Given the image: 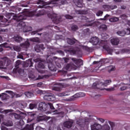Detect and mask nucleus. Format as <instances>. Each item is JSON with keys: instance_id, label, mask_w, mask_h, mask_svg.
<instances>
[{"instance_id": "2", "label": "nucleus", "mask_w": 130, "mask_h": 130, "mask_svg": "<svg viewBox=\"0 0 130 130\" xmlns=\"http://www.w3.org/2000/svg\"><path fill=\"white\" fill-rule=\"evenodd\" d=\"M72 59L73 61H74V62L76 64V66L74 64L71 66L69 64H68L64 67V69H66V71H71L72 69L73 70H77L78 68H80L81 66H83V60H82V59H77L74 58H73Z\"/></svg>"}, {"instance_id": "37", "label": "nucleus", "mask_w": 130, "mask_h": 130, "mask_svg": "<svg viewBox=\"0 0 130 130\" xmlns=\"http://www.w3.org/2000/svg\"><path fill=\"white\" fill-rule=\"evenodd\" d=\"M13 48L15 51L19 52L21 51V48L19 46H15Z\"/></svg>"}, {"instance_id": "52", "label": "nucleus", "mask_w": 130, "mask_h": 130, "mask_svg": "<svg viewBox=\"0 0 130 130\" xmlns=\"http://www.w3.org/2000/svg\"><path fill=\"white\" fill-rule=\"evenodd\" d=\"M36 130H45V129H44L40 126H37L36 128Z\"/></svg>"}, {"instance_id": "53", "label": "nucleus", "mask_w": 130, "mask_h": 130, "mask_svg": "<svg viewBox=\"0 0 130 130\" xmlns=\"http://www.w3.org/2000/svg\"><path fill=\"white\" fill-rule=\"evenodd\" d=\"M13 115L15 117V118H19L20 117V115L17 114L16 113H14Z\"/></svg>"}, {"instance_id": "4", "label": "nucleus", "mask_w": 130, "mask_h": 130, "mask_svg": "<svg viewBox=\"0 0 130 130\" xmlns=\"http://www.w3.org/2000/svg\"><path fill=\"white\" fill-rule=\"evenodd\" d=\"M76 123L77 124L79 125L80 127H85V128H88V127L89 126V124L90 123V119H79L77 121Z\"/></svg>"}, {"instance_id": "5", "label": "nucleus", "mask_w": 130, "mask_h": 130, "mask_svg": "<svg viewBox=\"0 0 130 130\" xmlns=\"http://www.w3.org/2000/svg\"><path fill=\"white\" fill-rule=\"evenodd\" d=\"M110 83H111V80H106L104 81V82L103 81H101L100 82V83H98V82H95L93 84L92 87L94 88V89L99 88V85L106 87V86L108 85V84H110Z\"/></svg>"}, {"instance_id": "36", "label": "nucleus", "mask_w": 130, "mask_h": 130, "mask_svg": "<svg viewBox=\"0 0 130 130\" xmlns=\"http://www.w3.org/2000/svg\"><path fill=\"white\" fill-rule=\"evenodd\" d=\"M53 114L54 115H55V114H63V113L62 112H59L58 111L55 110L54 111H53Z\"/></svg>"}, {"instance_id": "8", "label": "nucleus", "mask_w": 130, "mask_h": 130, "mask_svg": "<svg viewBox=\"0 0 130 130\" xmlns=\"http://www.w3.org/2000/svg\"><path fill=\"white\" fill-rule=\"evenodd\" d=\"M81 19L85 23L84 26H86L87 27L93 26V21L92 20L88 19V18L86 17L85 16H81Z\"/></svg>"}, {"instance_id": "16", "label": "nucleus", "mask_w": 130, "mask_h": 130, "mask_svg": "<svg viewBox=\"0 0 130 130\" xmlns=\"http://www.w3.org/2000/svg\"><path fill=\"white\" fill-rule=\"evenodd\" d=\"M92 130H99L101 128V125L98 123H94L91 125Z\"/></svg>"}, {"instance_id": "1", "label": "nucleus", "mask_w": 130, "mask_h": 130, "mask_svg": "<svg viewBox=\"0 0 130 130\" xmlns=\"http://www.w3.org/2000/svg\"><path fill=\"white\" fill-rule=\"evenodd\" d=\"M35 15L34 12H24L21 14L15 16L13 19L14 21L19 22L18 24V27H21V29H23V32H28L31 31V29H27L28 27L26 26L25 22H23V20H26L27 17H33Z\"/></svg>"}, {"instance_id": "50", "label": "nucleus", "mask_w": 130, "mask_h": 130, "mask_svg": "<svg viewBox=\"0 0 130 130\" xmlns=\"http://www.w3.org/2000/svg\"><path fill=\"white\" fill-rule=\"evenodd\" d=\"M5 1L6 4H7L8 5H11V4H12V1L11 0H3Z\"/></svg>"}, {"instance_id": "25", "label": "nucleus", "mask_w": 130, "mask_h": 130, "mask_svg": "<svg viewBox=\"0 0 130 130\" xmlns=\"http://www.w3.org/2000/svg\"><path fill=\"white\" fill-rule=\"evenodd\" d=\"M24 94L25 96L27 97V98H31V97H33V96H34L33 93L30 92H26Z\"/></svg>"}, {"instance_id": "21", "label": "nucleus", "mask_w": 130, "mask_h": 130, "mask_svg": "<svg viewBox=\"0 0 130 130\" xmlns=\"http://www.w3.org/2000/svg\"><path fill=\"white\" fill-rule=\"evenodd\" d=\"M29 78H31V79H32V80H34V81H36L37 80H41V79H43L44 78V76L39 75L38 77H36L35 76L32 75V76H29Z\"/></svg>"}, {"instance_id": "41", "label": "nucleus", "mask_w": 130, "mask_h": 130, "mask_svg": "<svg viewBox=\"0 0 130 130\" xmlns=\"http://www.w3.org/2000/svg\"><path fill=\"white\" fill-rule=\"evenodd\" d=\"M107 122H108V123L110 124V125H111V127H113V126H114L115 124L114 122L110 121H107Z\"/></svg>"}, {"instance_id": "40", "label": "nucleus", "mask_w": 130, "mask_h": 130, "mask_svg": "<svg viewBox=\"0 0 130 130\" xmlns=\"http://www.w3.org/2000/svg\"><path fill=\"white\" fill-rule=\"evenodd\" d=\"M26 63L28 64V67H32V61H31V60H28V61H27Z\"/></svg>"}, {"instance_id": "44", "label": "nucleus", "mask_w": 130, "mask_h": 130, "mask_svg": "<svg viewBox=\"0 0 130 130\" xmlns=\"http://www.w3.org/2000/svg\"><path fill=\"white\" fill-rule=\"evenodd\" d=\"M20 64H21V61L20 60H18L16 62V64H15L16 68H18V66H20Z\"/></svg>"}, {"instance_id": "55", "label": "nucleus", "mask_w": 130, "mask_h": 130, "mask_svg": "<svg viewBox=\"0 0 130 130\" xmlns=\"http://www.w3.org/2000/svg\"><path fill=\"white\" fill-rule=\"evenodd\" d=\"M1 129L2 130H8V128L2 125L1 126Z\"/></svg>"}, {"instance_id": "30", "label": "nucleus", "mask_w": 130, "mask_h": 130, "mask_svg": "<svg viewBox=\"0 0 130 130\" xmlns=\"http://www.w3.org/2000/svg\"><path fill=\"white\" fill-rule=\"evenodd\" d=\"M37 107V104H29V108L30 109H34V108H36Z\"/></svg>"}, {"instance_id": "13", "label": "nucleus", "mask_w": 130, "mask_h": 130, "mask_svg": "<svg viewBox=\"0 0 130 130\" xmlns=\"http://www.w3.org/2000/svg\"><path fill=\"white\" fill-rule=\"evenodd\" d=\"M33 125H27L25 127L23 128L22 125L19 126L18 130H34Z\"/></svg>"}, {"instance_id": "38", "label": "nucleus", "mask_w": 130, "mask_h": 130, "mask_svg": "<svg viewBox=\"0 0 130 130\" xmlns=\"http://www.w3.org/2000/svg\"><path fill=\"white\" fill-rule=\"evenodd\" d=\"M6 96H7V94H5V93L0 94V98H1L2 100H5L6 99H4V98Z\"/></svg>"}, {"instance_id": "7", "label": "nucleus", "mask_w": 130, "mask_h": 130, "mask_svg": "<svg viewBox=\"0 0 130 130\" xmlns=\"http://www.w3.org/2000/svg\"><path fill=\"white\" fill-rule=\"evenodd\" d=\"M10 61H11L7 57L1 58L0 68L4 69V67H5V66H6V67L9 66V63H10Z\"/></svg>"}, {"instance_id": "56", "label": "nucleus", "mask_w": 130, "mask_h": 130, "mask_svg": "<svg viewBox=\"0 0 130 130\" xmlns=\"http://www.w3.org/2000/svg\"><path fill=\"white\" fill-rule=\"evenodd\" d=\"M37 93L38 94H43V91L41 90H38Z\"/></svg>"}, {"instance_id": "47", "label": "nucleus", "mask_w": 130, "mask_h": 130, "mask_svg": "<svg viewBox=\"0 0 130 130\" xmlns=\"http://www.w3.org/2000/svg\"><path fill=\"white\" fill-rule=\"evenodd\" d=\"M101 28L103 29V30H106V29H107V26L106 25L103 24L101 26Z\"/></svg>"}, {"instance_id": "17", "label": "nucleus", "mask_w": 130, "mask_h": 130, "mask_svg": "<svg viewBox=\"0 0 130 130\" xmlns=\"http://www.w3.org/2000/svg\"><path fill=\"white\" fill-rule=\"evenodd\" d=\"M73 120L71 121H66L64 123V126L65 127H68V128H70V127H72V125H73Z\"/></svg>"}, {"instance_id": "58", "label": "nucleus", "mask_w": 130, "mask_h": 130, "mask_svg": "<svg viewBox=\"0 0 130 130\" xmlns=\"http://www.w3.org/2000/svg\"><path fill=\"white\" fill-rule=\"evenodd\" d=\"M48 68L50 71H54V69H53V68L50 67V64L48 65Z\"/></svg>"}, {"instance_id": "9", "label": "nucleus", "mask_w": 130, "mask_h": 130, "mask_svg": "<svg viewBox=\"0 0 130 130\" xmlns=\"http://www.w3.org/2000/svg\"><path fill=\"white\" fill-rule=\"evenodd\" d=\"M39 2H38V5H42V6H40V8H49L50 6H47V5H53L54 4H56V2H55L54 1H51L50 2H44V1H42L41 0H39Z\"/></svg>"}, {"instance_id": "35", "label": "nucleus", "mask_w": 130, "mask_h": 130, "mask_svg": "<svg viewBox=\"0 0 130 130\" xmlns=\"http://www.w3.org/2000/svg\"><path fill=\"white\" fill-rule=\"evenodd\" d=\"M127 88V85H124V86H122L121 88H120V90L121 91H124V90H126Z\"/></svg>"}, {"instance_id": "46", "label": "nucleus", "mask_w": 130, "mask_h": 130, "mask_svg": "<svg viewBox=\"0 0 130 130\" xmlns=\"http://www.w3.org/2000/svg\"><path fill=\"white\" fill-rule=\"evenodd\" d=\"M102 14H103V12H102L101 11H99V12H98L96 13V16H98V17H99L100 16H102Z\"/></svg>"}, {"instance_id": "62", "label": "nucleus", "mask_w": 130, "mask_h": 130, "mask_svg": "<svg viewBox=\"0 0 130 130\" xmlns=\"http://www.w3.org/2000/svg\"><path fill=\"white\" fill-rule=\"evenodd\" d=\"M42 85V83L41 82H40L37 84V86L39 87H41Z\"/></svg>"}, {"instance_id": "63", "label": "nucleus", "mask_w": 130, "mask_h": 130, "mask_svg": "<svg viewBox=\"0 0 130 130\" xmlns=\"http://www.w3.org/2000/svg\"><path fill=\"white\" fill-rule=\"evenodd\" d=\"M36 33H37V31H32L31 32V35H35V34H36Z\"/></svg>"}, {"instance_id": "10", "label": "nucleus", "mask_w": 130, "mask_h": 130, "mask_svg": "<svg viewBox=\"0 0 130 130\" xmlns=\"http://www.w3.org/2000/svg\"><path fill=\"white\" fill-rule=\"evenodd\" d=\"M44 99L47 101H54L55 100V96L53 94L49 92L44 96Z\"/></svg>"}, {"instance_id": "54", "label": "nucleus", "mask_w": 130, "mask_h": 130, "mask_svg": "<svg viewBox=\"0 0 130 130\" xmlns=\"http://www.w3.org/2000/svg\"><path fill=\"white\" fill-rule=\"evenodd\" d=\"M21 96H22V94H14V97H15V98H18L19 97H21Z\"/></svg>"}, {"instance_id": "48", "label": "nucleus", "mask_w": 130, "mask_h": 130, "mask_svg": "<svg viewBox=\"0 0 130 130\" xmlns=\"http://www.w3.org/2000/svg\"><path fill=\"white\" fill-rule=\"evenodd\" d=\"M48 106H49V107L51 109H52V110L54 109V107H53V105H52V104L48 103Z\"/></svg>"}, {"instance_id": "59", "label": "nucleus", "mask_w": 130, "mask_h": 130, "mask_svg": "<svg viewBox=\"0 0 130 130\" xmlns=\"http://www.w3.org/2000/svg\"><path fill=\"white\" fill-rule=\"evenodd\" d=\"M64 60L65 62H69V60H70V59H69L68 58H64Z\"/></svg>"}, {"instance_id": "22", "label": "nucleus", "mask_w": 130, "mask_h": 130, "mask_svg": "<svg viewBox=\"0 0 130 130\" xmlns=\"http://www.w3.org/2000/svg\"><path fill=\"white\" fill-rule=\"evenodd\" d=\"M13 40L16 41V42H21V41H22L23 39H22V37L17 36L13 38Z\"/></svg>"}, {"instance_id": "57", "label": "nucleus", "mask_w": 130, "mask_h": 130, "mask_svg": "<svg viewBox=\"0 0 130 130\" xmlns=\"http://www.w3.org/2000/svg\"><path fill=\"white\" fill-rule=\"evenodd\" d=\"M19 74H23V73H24V70L23 69H20L19 71H18Z\"/></svg>"}, {"instance_id": "61", "label": "nucleus", "mask_w": 130, "mask_h": 130, "mask_svg": "<svg viewBox=\"0 0 130 130\" xmlns=\"http://www.w3.org/2000/svg\"><path fill=\"white\" fill-rule=\"evenodd\" d=\"M4 111L5 113H9V112H11V110H6Z\"/></svg>"}, {"instance_id": "15", "label": "nucleus", "mask_w": 130, "mask_h": 130, "mask_svg": "<svg viewBox=\"0 0 130 130\" xmlns=\"http://www.w3.org/2000/svg\"><path fill=\"white\" fill-rule=\"evenodd\" d=\"M47 105L45 103H41L39 104L38 109L41 111H44L46 109Z\"/></svg>"}, {"instance_id": "6", "label": "nucleus", "mask_w": 130, "mask_h": 130, "mask_svg": "<svg viewBox=\"0 0 130 130\" xmlns=\"http://www.w3.org/2000/svg\"><path fill=\"white\" fill-rule=\"evenodd\" d=\"M48 16L49 18H50L52 19V21H53L55 24H58V23L60 22L59 16H57L55 13H50V14H48Z\"/></svg>"}, {"instance_id": "18", "label": "nucleus", "mask_w": 130, "mask_h": 130, "mask_svg": "<svg viewBox=\"0 0 130 130\" xmlns=\"http://www.w3.org/2000/svg\"><path fill=\"white\" fill-rule=\"evenodd\" d=\"M35 116V113H29L28 114V119H27V122H31L33 119H34V116Z\"/></svg>"}, {"instance_id": "31", "label": "nucleus", "mask_w": 130, "mask_h": 130, "mask_svg": "<svg viewBox=\"0 0 130 130\" xmlns=\"http://www.w3.org/2000/svg\"><path fill=\"white\" fill-rule=\"evenodd\" d=\"M30 41H33V42H40V40L38 38H34L30 39Z\"/></svg>"}, {"instance_id": "49", "label": "nucleus", "mask_w": 130, "mask_h": 130, "mask_svg": "<svg viewBox=\"0 0 130 130\" xmlns=\"http://www.w3.org/2000/svg\"><path fill=\"white\" fill-rule=\"evenodd\" d=\"M108 17H109V15L107 14L104 18H101L100 19V20H104V21H105V20H107V18H108Z\"/></svg>"}, {"instance_id": "11", "label": "nucleus", "mask_w": 130, "mask_h": 130, "mask_svg": "<svg viewBox=\"0 0 130 130\" xmlns=\"http://www.w3.org/2000/svg\"><path fill=\"white\" fill-rule=\"evenodd\" d=\"M130 33V28H127L125 30L118 31L117 32V34L119 36H124L125 34L128 35Z\"/></svg>"}, {"instance_id": "29", "label": "nucleus", "mask_w": 130, "mask_h": 130, "mask_svg": "<svg viewBox=\"0 0 130 130\" xmlns=\"http://www.w3.org/2000/svg\"><path fill=\"white\" fill-rule=\"evenodd\" d=\"M61 85H58L56 86H55L53 88V90H54L55 91H60V89Z\"/></svg>"}, {"instance_id": "42", "label": "nucleus", "mask_w": 130, "mask_h": 130, "mask_svg": "<svg viewBox=\"0 0 130 130\" xmlns=\"http://www.w3.org/2000/svg\"><path fill=\"white\" fill-rule=\"evenodd\" d=\"M97 120L100 121V122H101V123H103V122H104V121H105V120L103 118H98Z\"/></svg>"}, {"instance_id": "43", "label": "nucleus", "mask_w": 130, "mask_h": 130, "mask_svg": "<svg viewBox=\"0 0 130 130\" xmlns=\"http://www.w3.org/2000/svg\"><path fill=\"white\" fill-rule=\"evenodd\" d=\"M114 69H115V67L113 66H110L109 67V72H112L114 71Z\"/></svg>"}, {"instance_id": "14", "label": "nucleus", "mask_w": 130, "mask_h": 130, "mask_svg": "<svg viewBox=\"0 0 130 130\" xmlns=\"http://www.w3.org/2000/svg\"><path fill=\"white\" fill-rule=\"evenodd\" d=\"M90 42L92 43L93 45H97L99 43V39L96 37H93L90 40Z\"/></svg>"}, {"instance_id": "64", "label": "nucleus", "mask_w": 130, "mask_h": 130, "mask_svg": "<svg viewBox=\"0 0 130 130\" xmlns=\"http://www.w3.org/2000/svg\"><path fill=\"white\" fill-rule=\"evenodd\" d=\"M61 3L62 5H64V4H67L66 1H61Z\"/></svg>"}, {"instance_id": "51", "label": "nucleus", "mask_w": 130, "mask_h": 130, "mask_svg": "<svg viewBox=\"0 0 130 130\" xmlns=\"http://www.w3.org/2000/svg\"><path fill=\"white\" fill-rule=\"evenodd\" d=\"M66 19H73V16H70L69 15H66Z\"/></svg>"}, {"instance_id": "60", "label": "nucleus", "mask_w": 130, "mask_h": 130, "mask_svg": "<svg viewBox=\"0 0 130 130\" xmlns=\"http://www.w3.org/2000/svg\"><path fill=\"white\" fill-rule=\"evenodd\" d=\"M113 90H114V88L106 89V90H107V91H113Z\"/></svg>"}, {"instance_id": "23", "label": "nucleus", "mask_w": 130, "mask_h": 130, "mask_svg": "<svg viewBox=\"0 0 130 130\" xmlns=\"http://www.w3.org/2000/svg\"><path fill=\"white\" fill-rule=\"evenodd\" d=\"M21 47H23L24 48H27L29 47V45L30 44L28 41H26L25 43L20 44Z\"/></svg>"}, {"instance_id": "39", "label": "nucleus", "mask_w": 130, "mask_h": 130, "mask_svg": "<svg viewBox=\"0 0 130 130\" xmlns=\"http://www.w3.org/2000/svg\"><path fill=\"white\" fill-rule=\"evenodd\" d=\"M71 29L73 30V31H77V30H78V26L73 25L71 27Z\"/></svg>"}, {"instance_id": "45", "label": "nucleus", "mask_w": 130, "mask_h": 130, "mask_svg": "<svg viewBox=\"0 0 130 130\" xmlns=\"http://www.w3.org/2000/svg\"><path fill=\"white\" fill-rule=\"evenodd\" d=\"M59 97H62L63 96H68V94L66 93H60L58 94Z\"/></svg>"}, {"instance_id": "27", "label": "nucleus", "mask_w": 130, "mask_h": 130, "mask_svg": "<svg viewBox=\"0 0 130 130\" xmlns=\"http://www.w3.org/2000/svg\"><path fill=\"white\" fill-rule=\"evenodd\" d=\"M119 20L118 17H112L109 19L110 22H117Z\"/></svg>"}, {"instance_id": "34", "label": "nucleus", "mask_w": 130, "mask_h": 130, "mask_svg": "<svg viewBox=\"0 0 130 130\" xmlns=\"http://www.w3.org/2000/svg\"><path fill=\"white\" fill-rule=\"evenodd\" d=\"M39 68L40 69H44L45 68V66H44V64H43V62H40L39 63Z\"/></svg>"}, {"instance_id": "26", "label": "nucleus", "mask_w": 130, "mask_h": 130, "mask_svg": "<svg viewBox=\"0 0 130 130\" xmlns=\"http://www.w3.org/2000/svg\"><path fill=\"white\" fill-rule=\"evenodd\" d=\"M50 119V117H47L46 116H44L39 118L40 120H45L46 121H47V120H48Z\"/></svg>"}, {"instance_id": "3", "label": "nucleus", "mask_w": 130, "mask_h": 130, "mask_svg": "<svg viewBox=\"0 0 130 130\" xmlns=\"http://www.w3.org/2000/svg\"><path fill=\"white\" fill-rule=\"evenodd\" d=\"M101 36L102 39L103 40H101V44H102L103 48L107 50L109 54H112L113 50L110 48L106 47V45H107V40H106V39H107V38H109V37L108 36V35H107V34L105 33L102 34L101 35Z\"/></svg>"}, {"instance_id": "28", "label": "nucleus", "mask_w": 130, "mask_h": 130, "mask_svg": "<svg viewBox=\"0 0 130 130\" xmlns=\"http://www.w3.org/2000/svg\"><path fill=\"white\" fill-rule=\"evenodd\" d=\"M76 13L78 15H85L86 14V12L82 10H76Z\"/></svg>"}, {"instance_id": "33", "label": "nucleus", "mask_w": 130, "mask_h": 130, "mask_svg": "<svg viewBox=\"0 0 130 130\" xmlns=\"http://www.w3.org/2000/svg\"><path fill=\"white\" fill-rule=\"evenodd\" d=\"M110 127L108 125H105L102 127V130H110Z\"/></svg>"}, {"instance_id": "24", "label": "nucleus", "mask_w": 130, "mask_h": 130, "mask_svg": "<svg viewBox=\"0 0 130 130\" xmlns=\"http://www.w3.org/2000/svg\"><path fill=\"white\" fill-rule=\"evenodd\" d=\"M67 42L69 44H70V45H73V44H75V43H76V42H77V40L68 39Z\"/></svg>"}, {"instance_id": "19", "label": "nucleus", "mask_w": 130, "mask_h": 130, "mask_svg": "<svg viewBox=\"0 0 130 130\" xmlns=\"http://www.w3.org/2000/svg\"><path fill=\"white\" fill-rule=\"evenodd\" d=\"M111 43L113 45H118L119 43V40L116 38H114L111 40Z\"/></svg>"}, {"instance_id": "32", "label": "nucleus", "mask_w": 130, "mask_h": 130, "mask_svg": "<svg viewBox=\"0 0 130 130\" xmlns=\"http://www.w3.org/2000/svg\"><path fill=\"white\" fill-rule=\"evenodd\" d=\"M2 47H5L6 48H11V45H9V44L7 43H5L4 44L2 45Z\"/></svg>"}, {"instance_id": "20", "label": "nucleus", "mask_w": 130, "mask_h": 130, "mask_svg": "<svg viewBox=\"0 0 130 130\" xmlns=\"http://www.w3.org/2000/svg\"><path fill=\"white\" fill-rule=\"evenodd\" d=\"M3 124L6 126H13V122L12 121H5Z\"/></svg>"}, {"instance_id": "12", "label": "nucleus", "mask_w": 130, "mask_h": 130, "mask_svg": "<svg viewBox=\"0 0 130 130\" xmlns=\"http://www.w3.org/2000/svg\"><path fill=\"white\" fill-rule=\"evenodd\" d=\"M74 4L78 8H83L84 4H83V0H74Z\"/></svg>"}]
</instances>
